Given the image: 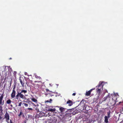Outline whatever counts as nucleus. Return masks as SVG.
I'll return each instance as SVG.
<instances>
[{
  "label": "nucleus",
  "instance_id": "obj_1",
  "mask_svg": "<svg viewBox=\"0 0 123 123\" xmlns=\"http://www.w3.org/2000/svg\"><path fill=\"white\" fill-rule=\"evenodd\" d=\"M27 91L22 90L20 91V92H17V94L15 96V99H18L20 97L21 98L24 99L25 97V94L27 93Z\"/></svg>",
  "mask_w": 123,
  "mask_h": 123
},
{
  "label": "nucleus",
  "instance_id": "obj_2",
  "mask_svg": "<svg viewBox=\"0 0 123 123\" xmlns=\"http://www.w3.org/2000/svg\"><path fill=\"white\" fill-rule=\"evenodd\" d=\"M103 82H100L98 85L96 86V92L99 95L100 94L101 91L103 90Z\"/></svg>",
  "mask_w": 123,
  "mask_h": 123
},
{
  "label": "nucleus",
  "instance_id": "obj_3",
  "mask_svg": "<svg viewBox=\"0 0 123 123\" xmlns=\"http://www.w3.org/2000/svg\"><path fill=\"white\" fill-rule=\"evenodd\" d=\"M4 96L3 93L0 97V112H2L3 111L2 105H3L4 104V100L2 102Z\"/></svg>",
  "mask_w": 123,
  "mask_h": 123
},
{
  "label": "nucleus",
  "instance_id": "obj_4",
  "mask_svg": "<svg viewBox=\"0 0 123 123\" xmlns=\"http://www.w3.org/2000/svg\"><path fill=\"white\" fill-rule=\"evenodd\" d=\"M84 100H82L80 103L79 104V105L81 106L83 108V110H85L87 111L88 110L86 109V105L85 103L84 102Z\"/></svg>",
  "mask_w": 123,
  "mask_h": 123
},
{
  "label": "nucleus",
  "instance_id": "obj_5",
  "mask_svg": "<svg viewBox=\"0 0 123 123\" xmlns=\"http://www.w3.org/2000/svg\"><path fill=\"white\" fill-rule=\"evenodd\" d=\"M15 85L14 86L13 88L11 94V97L12 98H14L15 96L16 91L15 90Z\"/></svg>",
  "mask_w": 123,
  "mask_h": 123
},
{
  "label": "nucleus",
  "instance_id": "obj_6",
  "mask_svg": "<svg viewBox=\"0 0 123 123\" xmlns=\"http://www.w3.org/2000/svg\"><path fill=\"white\" fill-rule=\"evenodd\" d=\"M5 118L6 121H8L9 119V116L8 113L6 112L5 115Z\"/></svg>",
  "mask_w": 123,
  "mask_h": 123
},
{
  "label": "nucleus",
  "instance_id": "obj_7",
  "mask_svg": "<svg viewBox=\"0 0 123 123\" xmlns=\"http://www.w3.org/2000/svg\"><path fill=\"white\" fill-rule=\"evenodd\" d=\"M93 89H91L90 90L88 91H86L85 94V96H90L91 94V93L93 90Z\"/></svg>",
  "mask_w": 123,
  "mask_h": 123
},
{
  "label": "nucleus",
  "instance_id": "obj_8",
  "mask_svg": "<svg viewBox=\"0 0 123 123\" xmlns=\"http://www.w3.org/2000/svg\"><path fill=\"white\" fill-rule=\"evenodd\" d=\"M35 77L37 79L39 80L37 82L38 83L41 82L42 81V79L41 78L40 76H38L37 75H35Z\"/></svg>",
  "mask_w": 123,
  "mask_h": 123
},
{
  "label": "nucleus",
  "instance_id": "obj_9",
  "mask_svg": "<svg viewBox=\"0 0 123 123\" xmlns=\"http://www.w3.org/2000/svg\"><path fill=\"white\" fill-rule=\"evenodd\" d=\"M59 109L60 111H61V113H63L66 109L62 107H61Z\"/></svg>",
  "mask_w": 123,
  "mask_h": 123
},
{
  "label": "nucleus",
  "instance_id": "obj_10",
  "mask_svg": "<svg viewBox=\"0 0 123 123\" xmlns=\"http://www.w3.org/2000/svg\"><path fill=\"white\" fill-rule=\"evenodd\" d=\"M67 104H69L68 105L69 106H71L73 104L72 101L70 100H69L67 102Z\"/></svg>",
  "mask_w": 123,
  "mask_h": 123
},
{
  "label": "nucleus",
  "instance_id": "obj_11",
  "mask_svg": "<svg viewBox=\"0 0 123 123\" xmlns=\"http://www.w3.org/2000/svg\"><path fill=\"white\" fill-rule=\"evenodd\" d=\"M108 117H107V116H105L104 122L105 123H108Z\"/></svg>",
  "mask_w": 123,
  "mask_h": 123
},
{
  "label": "nucleus",
  "instance_id": "obj_12",
  "mask_svg": "<svg viewBox=\"0 0 123 123\" xmlns=\"http://www.w3.org/2000/svg\"><path fill=\"white\" fill-rule=\"evenodd\" d=\"M19 80L20 81V82L22 85V86L23 87L24 86V83L22 81V80L21 79V78L20 77L19 79Z\"/></svg>",
  "mask_w": 123,
  "mask_h": 123
},
{
  "label": "nucleus",
  "instance_id": "obj_13",
  "mask_svg": "<svg viewBox=\"0 0 123 123\" xmlns=\"http://www.w3.org/2000/svg\"><path fill=\"white\" fill-rule=\"evenodd\" d=\"M52 101V99H49V100H46L45 101V103H51Z\"/></svg>",
  "mask_w": 123,
  "mask_h": 123
},
{
  "label": "nucleus",
  "instance_id": "obj_14",
  "mask_svg": "<svg viewBox=\"0 0 123 123\" xmlns=\"http://www.w3.org/2000/svg\"><path fill=\"white\" fill-rule=\"evenodd\" d=\"M31 100L33 102L36 103H37V100L34 98L33 97L31 98Z\"/></svg>",
  "mask_w": 123,
  "mask_h": 123
},
{
  "label": "nucleus",
  "instance_id": "obj_15",
  "mask_svg": "<svg viewBox=\"0 0 123 123\" xmlns=\"http://www.w3.org/2000/svg\"><path fill=\"white\" fill-rule=\"evenodd\" d=\"M71 113H66V114L65 116L66 117H71Z\"/></svg>",
  "mask_w": 123,
  "mask_h": 123
},
{
  "label": "nucleus",
  "instance_id": "obj_16",
  "mask_svg": "<svg viewBox=\"0 0 123 123\" xmlns=\"http://www.w3.org/2000/svg\"><path fill=\"white\" fill-rule=\"evenodd\" d=\"M110 98V96L109 95H107L106 97H104V100H103L104 101H105L107 99L109 98Z\"/></svg>",
  "mask_w": 123,
  "mask_h": 123
},
{
  "label": "nucleus",
  "instance_id": "obj_17",
  "mask_svg": "<svg viewBox=\"0 0 123 123\" xmlns=\"http://www.w3.org/2000/svg\"><path fill=\"white\" fill-rule=\"evenodd\" d=\"M12 101L10 99H8L6 101V103L7 104H10L11 103Z\"/></svg>",
  "mask_w": 123,
  "mask_h": 123
},
{
  "label": "nucleus",
  "instance_id": "obj_18",
  "mask_svg": "<svg viewBox=\"0 0 123 123\" xmlns=\"http://www.w3.org/2000/svg\"><path fill=\"white\" fill-rule=\"evenodd\" d=\"M56 110L55 109H49L48 110V111H49L51 112H54Z\"/></svg>",
  "mask_w": 123,
  "mask_h": 123
},
{
  "label": "nucleus",
  "instance_id": "obj_19",
  "mask_svg": "<svg viewBox=\"0 0 123 123\" xmlns=\"http://www.w3.org/2000/svg\"><path fill=\"white\" fill-rule=\"evenodd\" d=\"M38 81H34L35 83L34 84H32L33 85L35 86L36 85H39L40 84H38V83L37 84L36 83V82H38Z\"/></svg>",
  "mask_w": 123,
  "mask_h": 123
},
{
  "label": "nucleus",
  "instance_id": "obj_20",
  "mask_svg": "<svg viewBox=\"0 0 123 123\" xmlns=\"http://www.w3.org/2000/svg\"><path fill=\"white\" fill-rule=\"evenodd\" d=\"M110 111H108L107 112V117H108V118H110Z\"/></svg>",
  "mask_w": 123,
  "mask_h": 123
},
{
  "label": "nucleus",
  "instance_id": "obj_21",
  "mask_svg": "<svg viewBox=\"0 0 123 123\" xmlns=\"http://www.w3.org/2000/svg\"><path fill=\"white\" fill-rule=\"evenodd\" d=\"M52 93V91H49V92H47V94H46V95H48V94H50Z\"/></svg>",
  "mask_w": 123,
  "mask_h": 123
},
{
  "label": "nucleus",
  "instance_id": "obj_22",
  "mask_svg": "<svg viewBox=\"0 0 123 123\" xmlns=\"http://www.w3.org/2000/svg\"><path fill=\"white\" fill-rule=\"evenodd\" d=\"M22 112L21 111L20 112V113L18 115V117L20 116L21 115H22Z\"/></svg>",
  "mask_w": 123,
  "mask_h": 123
},
{
  "label": "nucleus",
  "instance_id": "obj_23",
  "mask_svg": "<svg viewBox=\"0 0 123 123\" xmlns=\"http://www.w3.org/2000/svg\"><path fill=\"white\" fill-rule=\"evenodd\" d=\"M24 105L26 107H27L28 106V105L26 103H24Z\"/></svg>",
  "mask_w": 123,
  "mask_h": 123
},
{
  "label": "nucleus",
  "instance_id": "obj_24",
  "mask_svg": "<svg viewBox=\"0 0 123 123\" xmlns=\"http://www.w3.org/2000/svg\"><path fill=\"white\" fill-rule=\"evenodd\" d=\"M22 104V103L21 102H20L19 103L18 106H21V104Z\"/></svg>",
  "mask_w": 123,
  "mask_h": 123
},
{
  "label": "nucleus",
  "instance_id": "obj_25",
  "mask_svg": "<svg viewBox=\"0 0 123 123\" xmlns=\"http://www.w3.org/2000/svg\"><path fill=\"white\" fill-rule=\"evenodd\" d=\"M46 92H48L49 91H50L48 89H46Z\"/></svg>",
  "mask_w": 123,
  "mask_h": 123
},
{
  "label": "nucleus",
  "instance_id": "obj_26",
  "mask_svg": "<svg viewBox=\"0 0 123 123\" xmlns=\"http://www.w3.org/2000/svg\"><path fill=\"white\" fill-rule=\"evenodd\" d=\"M120 103H122V110H123V102H120L119 103V104H120Z\"/></svg>",
  "mask_w": 123,
  "mask_h": 123
},
{
  "label": "nucleus",
  "instance_id": "obj_27",
  "mask_svg": "<svg viewBox=\"0 0 123 123\" xmlns=\"http://www.w3.org/2000/svg\"><path fill=\"white\" fill-rule=\"evenodd\" d=\"M28 109L31 110H33V109L31 108H28Z\"/></svg>",
  "mask_w": 123,
  "mask_h": 123
},
{
  "label": "nucleus",
  "instance_id": "obj_28",
  "mask_svg": "<svg viewBox=\"0 0 123 123\" xmlns=\"http://www.w3.org/2000/svg\"><path fill=\"white\" fill-rule=\"evenodd\" d=\"M10 123H13L12 121L11 120H10Z\"/></svg>",
  "mask_w": 123,
  "mask_h": 123
},
{
  "label": "nucleus",
  "instance_id": "obj_29",
  "mask_svg": "<svg viewBox=\"0 0 123 123\" xmlns=\"http://www.w3.org/2000/svg\"><path fill=\"white\" fill-rule=\"evenodd\" d=\"M76 95V93H74L72 94V95L73 96H75Z\"/></svg>",
  "mask_w": 123,
  "mask_h": 123
},
{
  "label": "nucleus",
  "instance_id": "obj_30",
  "mask_svg": "<svg viewBox=\"0 0 123 123\" xmlns=\"http://www.w3.org/2000/svg\"><path fill=\"white\" fill-rule=\"evenodd\" d=\"M10 106H11V107H13V105H10Z\"/></svg>",
  "mask_w": 123,
  "mask_h": 123
},
{
  "label": "nucleus",
  "instance_id": "obj_31",
  "mask_svg": "<svg viewBox=\"0 0 123 123\" xmlns=\"http://www.w3.org/2000/svg\"><path fill=\"white\" fill-rule=\"evenodd\" d=\"M2 118V117L1 116H0V119H1Z\"/></svg>",
  "mask_w": 123,
  "mask_h": 123
},
{
  "label": "nucleus",
  "instance_id": "obj_32",
  "mask_svg": "<svg viewBox=\"0 0 123 123\" xmlns=\"http://www.w3.org/2000/svg\"><path fill=\"white\" fill-rule=\"evenodd\" d=\"M9 60H11L12 59V58H10L9 59Z\"/></svg>",
  "mask_w": 123,
  "mask_h": 123
},
{
  "label": "nucleus",
  "instance_id": "obj_33",
  "mask_svg": "<svg viewBox=\"0 0 123 123\" xmlns=\"http://www.w3.org/2000/svg\"><path fill=\"white\" fill-rule=\"evenodd\" d=\"M93 89V90H94V89H95V88H94L93 89Z\"/></svg>",
  "mask_w": 123,
  "mask_h": 123
},
{
  "label": "nucleus",
  "instance_id": "obj_34",
  "mask_svg": "<svg viewBox=\"0 0 123 123\" xmlns=\"http://www.w3.org/2000/svg\"><path fill=\"white\" fill-rule=\"evenodd\" d=\"M116 104V102H115V104Z\"/></svg>",
  "mask_w": 123,
  "mask_h": 123
}]
</instances>
